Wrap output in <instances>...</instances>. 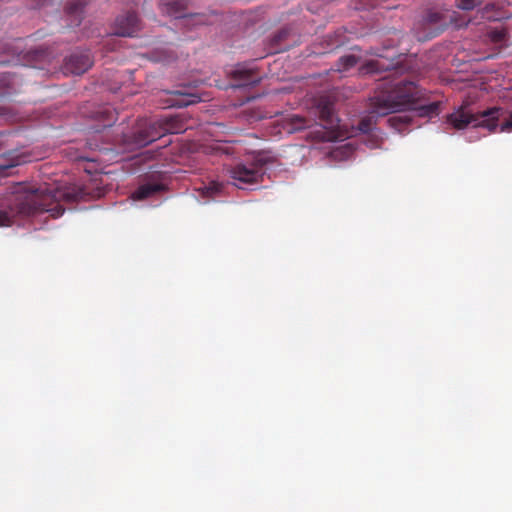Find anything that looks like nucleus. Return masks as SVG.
<instances>
[{
  "label": "nucleus",
  "mask_w": 512,
  "mask_h": 512,
  "mask_svg": "<svg viewBox=\"0 0 512 512\" xmlns=\"http://www.w3.org/2000/svg\"><path fill=\"white\" fill-rule=\"evenodd\" d=\"M422 91L413 82H400L393 89L381 92L373 98L370 115L363 118L358 126L363 134L372 132L375 117L390 113L404 112L388 118L391 127L402 133L412 124L414 118H433L439 114V102L417 104Z\"/></svg>",
  "instance_id": "nucleus-1"
},
{
  "label": "nucleus",
  "mask_w": 512,
  "mask_h": 512,
  "mask_svg": "<svg viewBox=\"0 0 512 512\" xmlns=\"http://www.w3.org/2000/svg\"><path fill=\"white\" fill-rule=\"evenodd\" d=\"M161 189L162 187L158 184L142 185L133 193V199L142 200L148 198L154 195L155 193L159 192Z\"/></svg>",
  "instance_id": "nucleus-12"
},
{
  "label": "nucleus",
  "mask_w": 512,
  "mask_h": 512,
  "mask_svg": "<svg viewBox=\"0 0 512 512\" xmlns=\"http://www.w3.org/2000/svg\"><path fill=\"white\" fill-rule=\"evenodd\" d=\"M447 123L457 130L471 126L494 132L499 127L500 132H512V113L507 116L501 107H492L479 113H472L467 107H460L447 116Z\"/></svg>",
  "instance_id": "nucleus-2"
},
{
  "label": "nucleus",
  "mask_w": 512,
  "mask_h": 512,
  "mask_svg": "<svg viewBox=\"0 0 512 512\" xmlns=\"http://www.w3.org/2000/svg\"><path fill=\"white\" fill-rule=\"evenodd\" d=\"M479 4L478 0H457L456 5L461 10H472Z\"/></svg>",
  "instance_id": "nucleus-20"
},
{
  "label": "nucleus",
  "mask_w": 512,
  "mask_h": 512,
  "mask_svg": "<svg viewBox=\"0 0 512 512\" xmlns=\"http://www.w3.org/2000/svg\"><path fill=\"white\" fill-rule=\"evenodd\" d=\"M49 194H51V195H50V197H51L52 199H54V200H57V199H58V195H57V193H53V194H52V192H51V191H49Z\"/></svg>",
  "instance_id": "nucleus-25"
},
{
  "label": "nucleus",
  "mask_w": 512,
  "mask_h": 512,
  "mask_svg": "<svg viewBox=\"0 0 512 512\" xmlns=\"http://www.w3.org/2000/svg\"><path fill=\"white\" fill-rule=\"evenodd\" d=\"M493 37L495 40L500 41V40H502L503 35L501 32H496Z\"/></svg>",
  "instance_id": "nucleus-24"
},
{
  "label": "nucleus",
  "mask_w": 512,
  "mask_h": 512,
  "mask_svg": "<svg viewBox=\"0 0 512 512\" xmlns=\"http://www.w3.org/2000/svg\"><path fill=\"white\" fill-rule=\"evenodd\" d=\"M358 58L355 55H345L336 63V70L344 72L357 64Z\"/></svg>",
  "instance_id": "nucleus-14"
},
{
  "label": "nucleus",
  "mask_w": 512,
  "mask_h": 512,
  "mask_svg": "<svg viewBox=\"0 0 512 512\" xmlns=\"http://www.w3.org/2000/svg\"><path fill=\"white\" fill-rule=\"evenodd\" d=\"M384 69H388V67H385L381 60H371L362 68V71L363 73H378Z\"/></svg>",
  "instance_id": "nucleus-18"
},
{
  "label": "nucleus",
  "mask_w": 512,
  "mask_h": 512,
  "mask_svg": "<svg viewBox=\"0 0 512 512\" xmlns=\"http://www.w3.org/2000/svg\"><path fill=\"white\" fill-rule=\"evenodd\" d=\"M93 64L89 51H76L72 53L64 64V72L81 75L86 72Z\"/></svg>",
  "instance_id": "nucleus-10"
},
{
  "label": "nucleus",
  "mask_w": 512,
  "mask_h": 512,
  "mask_svg": "<svg viewBox=\"0 0 512 512\" xmlns=\"http://www.w3.org/2000/svg\"><path fill=\"white\" fill-rule=\"evenodd\" d=\"M316 114L320 121V126L326 131L320 136L321 140L332 141L339 135V119L334 113L333 103L326 97H322L316 104Z\"/></svg>",
  "instance_id": "nucleus-7"
},
{
  "label": "nucleus",
  "mask_w": 512,
  "mask_h": 512,
  "mask_svg": "<svg viewBox=\"0 0 512 512\" xmlns=\"http://www.w3.org/2000/svg\"><path fill=\"white\" fill-rule=\"evenodd\" d=\"M224 187L225 186L220 182L211 181L208 185L199 188L198 192L202 198L214 199L217 195L222 193Z\"/></svg>",
  "instance_id": "nucleus-11"
},
{
  "label": "nucleus",
  "mask_w": 512,
  "mask_h": 512,
  "mask_svg": "<svg viewBox=\"0 0 512 512\" xmlns=\"http://www.w3.org/2000/svg\"><path fill=\"white\" fill-rule=\"evenodd\" d=\"M83 6L80 2L72 1L67 4L66 11L74 17L73 23L79 25L81 21Z\"/></svg>",
  "instance_id": "nucleus-15"
},
{
  "label": "nucleus",
  "mask_w": 512,
  "mask_h": 512,
  "mask_svg": "<svg viewBox=\"0 0 512 512\" xmlns=\"http://www.w3.org/2000/svg\"><path fill=\"white\" fill-rule=\"evenodd\" d=\"M352 143H347L337 147L333 152L332 156L336 159L348 160L353 155Z\"/></svg>",
  "instance_id": "nucleus-16"
},
{
  "label": "nucleus",
  "mask_w": 512,
  "mask_h": 512,
  "mask_svg": "<svg viewBox=\"0 0 512 512\" xmlns=\"http://www.w3.org/2000/svg\"><path fill=\"white\" fill-rule=\"evenodd\" d=\"M160 9L162 13L181 19L184 26L191 27L208 23V19L203 14H184L186 9V0H160Z\"/></svg>",
  "instance_id": "nucleus-8"
},
{
  "label": "nucleus",
  "mask_w": 512,
  "mask_h": 512,
  "mask_svg": "<svg viewBox=\"0 0 512 512\" xmlns=\"http://www.w3.org/2000/svg\"><path fill=\"white\" fill-rule=\"evenodd\" d=\"M170 128L162 121L145 120L140 122L131 136H125V142L131 148H141L161 138Z\"/></svg>",
  "instance_id": "nucleus-5"
},
{
  "label": "nucleus",
  "mask_w": 512,
  "mask_h": 512,
  "mask_svg": "<svg viewBox=\"0 0 512 512\" xmlns=\"http://www.w3.org/2000/svg\"><path fill=\"white\" fill-rule=\"evenodd\" d=\"M26 159L21 155H15L14 153H10V157L7 162L0 163V172H4L9 168H13L15 166L21 165L25 163Z\"/></svg>",
  "instance_id": "nucleus-17"
},
{
  "label": "nucleus",
  "mask_w": 512,
  "mask_h": 512,
  "mask_svg": "<svg viewBox=\"0 0 512 512\" xmlns=\"http://www.w3.org/2000/svg\"><path fill=\"white\" fill-rule=\"evenodd\" d=\"M248 74V71H246L244 68L242 67H238L236 70H235V74L239 75L241 78H243V80L245 81L246 84H254V83H257L259 81L258 78H252V77H245L244 74Z\"/></svg>",
  "instance_id": "nucleus-21"
},
{
  "label": "nucleus",
  "mask_w": 512,
  "mask_h": 512,
  "mask_svg": "<svg viewBox=\"0 0 512 512\" xmlns=\"http://www.w3.org/2000/svg\"><path fill=\"white\" fill-rule=\"evenodd\" d=\"M49 211L52 216L59 217L64 213V209L57 207L47 209L46 205L41 201L38 193H32L25 196H15L13 201H9L8 209L0 208V227L9 226L13 223L16 215L28 216L36 211Z\"/></svg>",
  "instance_id": "nucleus-3"
},
{
  "label": "nucleus",
  "mask_w": 512,
  "mask_h": 512,
  "mask_svg": "<svg viewBox=\"0 0 512 512\" xmlns=\"http://www.w3.org/2000/svg\"><path fill=\"white\" fill-rule=\"evenodd\" d=\"M291 120H292L291 131H298V130H302L307 127H310L308 121L301 116L295 115L292 117Z\"/></svg>",
  "instance_id": "nucleus-19"
},
{
  "label": "nucleus",
  "mask_w": 512,
  "mask_h": 512,
  "mask_svg": "<svg viewBox=\"0 0 512 512\" xmlns=\"http://www.w3.org/2000/svg\"><path fill=\"white\" fill-rule=\"evenodd\" d=\"M269 159L265 154L259 153L250 164L237 163L228 168L232 184L239 189H247L250 185L258 183L265 173L264 166Z\"/></svg>",
  "instance_id": "nucleus-4"
},
{
  "label": "nucleus",
  "mask_w": 512,
  "mask_h": 512,
  "mask_svg": "<svg viewBox=\"0 0 512 512\" xmlns=\"http://www.w3.org/2000/svg\"><path fill=\"white\" fill-rule=\"evenodd\" d=\"M176 94L181 96L180 99L175 100L172 105L178 106V107H186L191 104L197 103L200 101V97L195 94H185L181 91H176Z\"/></svg>",
  "instance_id": "nucleus-13"
},
{
  "label": "nucleus",
  "mask_w": 512,
  "mask_h": 512,
  "mask_svg": "<svg viewBox=\"0 0 512 512\" xmlns=\"http://www.w3.org/2000/svg\"><path fill=\"white\" fill-rule=\"evenodd\" d=\"M456 14V11H451L449 9L428 10L423 16L422 21L420 23V25L423 26V29L425 31L428 30L425 37L431 38L436 36L448 24H454L457 27L467 25L466 22H457Z\"/></svg>",
  "instance_id": "nucleus-6"
},
{
  "label": "nucleus",
  "mask_w": 512,
  "mask_h": 512,
  "mask_svg": "<svg viewBox=\"0 0 512 512\" xmlns=\"http://www.w3.org/2000/svg\"><path fill=\"white\" fill-rule=\"evenodd\" d=\"M7 139V134L0 132V147H2Z\"/></svg>",
  "instance_id": "nucleus-22"
},
{
  "label": "nucleus",
  "mask_w": 512,
  "mask_h": 512,
  "mask_svg": "<svg viewBox=\"0 0 512 512\" xmlns=\"http://www.w3.org/2000/svg\"><path fill=\"white\" fill-rule=\"evenodd\" d=\"M363 141H364V142L367 144V146H369L370 148L378 147V145H377L375 142H371V141L366 140V139H365V140H363Z\"/></svg>",
  "instance_id": "nucleus-23"
},
{
  "label": "nucleus",
  "mask_w": 512,
  "mask_h": 512,
  "mask_svg": "<svg viewBox=\"0 0 512 512\" xmlns=\"http://www.w3.org/2000/svg\"><path fill=\"white\" fill-rule=\"evenodd\" d=\"M141 29L140 21L133 12L118 16L114 24V34L122 37H134Z\"/></svg>",
  "instance_id": "nucleus-9"
}]
</instances>
